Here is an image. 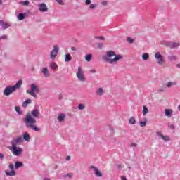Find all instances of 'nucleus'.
I'll use <instances>...</instances> for the list:
<instances>
[{
	"label": "nucleus",
	"mask_w": 180,
	"mask_h": 180,
	"mask_svg": "<svg viewBox=\"0 0 180 180\" xmlns=\"http://www.w3.org/2000/svg\"><path fill=\"white\" fill-rule=\"evenodd\" d=\"M176 82L174 81V82H167L165 84V86H167V88H171V86H174L175 85H176Z\"/></svg>",
	"instance_id": "22"
},
{
	"label": "nucleus",
	"mask_w": 180,
	"mask_h": 180,
	"mask_svg": "<svg viewBox=\"0 0 180 180\" xmlns=\"http://www.w3.org/2000/svg\"><path fill=\"white\" fill-rule=\"evenodd\" d=\"M40 115V111L37 109H34L31 111V113H27L24 119V123L27 129H31L34 131H40L41 129L36 126L37 121L36 119L39 118Z\"/></svg>",
	"instance_id": "1"
},
{
	"label": "nucleus",
	"mask_w": 180,
	"mask_h": 180,
	"mask_svg": "<svg viewBox=\"0 0 180 180\" xmlns=\"http://www.w3.org/2000/svg\"><path fill=\"white\" fill-rule=\"evenodd\" d=\"M179 46H180L179 42H172V44H169V47L171 49H178Z\"/></svg>",
	"instance_id": "15"
},
{
	"label": "nucleus",
	"mask_w": 180,
	"mask_h": 180,
	"mask_svg": "<svg viewBox=\"0 0 180 180\" xmlns=\"http://www.w3.org/2000/svg\"><path fill=\"white\" fill-rule=\"evenodd\" d=\"M43 180H50L49 178H44Z\"/></svg>",
	"instance_id": "53"
},
{
	"label": "nucleus",
	"mask_w": 180,
	"mask_h": 180,
	"mask_svg": "<svg viewBox=\"0 0 180 180\" xmlns=\"http://www.w3.org/2000/svg\"><path fill=\"white\" fill-rule=\"evenodd\" d=\"M15 112H17V113H18V115H22V111H20V108L18 106L15 107Z\"/></svg>",
	"instance_id": "33"
},
{
	"label": "nucleus",
	"mask_w": 180,
	"mask_h": 180,
	"mask_svg": "<svg viewBox=\"0 0 180 180\" xmlns=\"http://www.w3.org/2000/svg\"><path fill=\"white\" fill-rule=\"evenodd\" d=\"M96 6H98V4H91L89 6V9H95V8H96Z\"/></svg>",
	"instance_id": "38"
},
{
	"label": "nucleus",
	"mask_w": 180,
	"mask_h": 180,
	"mask_svg": "<svg viewBox=\"0 0 180 180\" xmlns=\"http://www.w3.org/2000/svg\"><path fill=\"white\" fill-rule=\"evenodd\" d=\"M130 124H136V119L134 117H131L129 120Z\"/></svg>",
	"instance_id": "31"
},
{
	"label": "nucleus",
	"mask_w": 180,
	"mask_h": 180,
	"mask_svg": "<svg viewBox=\"0 0 180 180\" xmlns=\"http://www.w3.org/2000/svg\"><path fill=\"white\" fill-rule=\"evenodd\" d=\"M78 109L79 110H84V109H85V105H84V104H79Z\"/></svg>",
	"instance_id": "34"
},
{
	"label": "nucleus",
	"mask_w": 180,
	"mask_h": 180,
	"mask_svg": "<svg viewBox=\"0 0 180 180\" xmlns=\"http://www.w3.org/2000/svg\"><path fill=\"white\" fill-rule=\"evenodd\" d=\"M131 147H137V143H131Z\"/></svg>",
	"instance_id": "45"
},
{
	"label": "nucleus",
	"mask_w": 180,
	"mask_h": 180,
	"mask_svg": "<svg viewBox=\"0 0 180 180\" xmlns=\"http://www.w3.org/2000/svg\"><path fill=\"white\" fill-rule=\"evenodd\" d=\"M146 125H147V122H140L141 127H144Z\"/></svg>",
	"instance_id": "39"
},
{
	"label": "nucleus",
	"mask_w": 180,
	"mask_h": 180,
	"mask_svg": "<svg viewBox=\"0 0 180 180\" xmlns=\"http://www.w3.org/2000/svg\"><path fill=\"white\" fill-rule=\"evenodd\" d=\"M50 68H51V70H58V65H57V63L56 62H52L50 65H49Z\"/></svg>",
	"instance_id": "23"
},
{
	"label": "nucleus",
	"mask_w": 180,
	"mask_h": 180,
	"mask_svg": "<svg viewBox=\"0 0 180 180\" xmlns=\"http://www.w3.org/2000/svg\"><path fill=\"white\" fill-rule=\"evenodd\" d=\"M66 160H67V161H70L71 160V157L70 156H67Z\"/></svg>",
	"instance_id": "49"
},
{
	"label": "nucleus",
	"mask_w": 180,
	"mask_h": 180,
	"mask_svg": "<svg viewBox=\"0 0 180 180\" xmlns=\"http://www.w3.org/2000/svg\"><path fill=\"white\" fill-rule=\"evenodd\" d=\"M8 168L11 170V172L5 171V174L7 176H15L16 175V171H15V165L10 164Z\"/></svg>",
	"instance_id": "9"
},
{
	"label": "nucleus",
	"mask_w": 180,
	"mask_h": 180,
	"mask_svg": "<svg viewBox=\"0 0 180 180\" xmlns=\"http://www.w3.org/2000/svg\"><path fill=\"white\" fill-rule=\"evenodd\" d=\"M25 19V14L22 13H19L18 15V20H23Z\"/></svg>",
	"instance_id": "32"
},
{
	"label": "nucleus",
	"mask_w": 180,
	"mask_h": 180,
	"mask_svg": "<svg viewBox=\"0 0 180 180\" xmlns=\"http://www.w3.org/2000/svg\"><path fill=\"white\" fill-rule=\"evenodd\" d=\"M98 49H102V47H103V44H98Z\"/></svg>",
	"instance_id": "46"
},
{
	"label": "nucleus",
	"mask_w": 180,
	"mask_h": 180,
	"mask_svg": "<svg viewBox=\"0 0 180 180\" xmlns=\"http://www.w3.org/2000/svg\"><path fill=\"white\" fill-rule=\"evenodd\" d=\"M85 4L86 5H91V0H86Z\"/></svg>",
	"instance_id": "44"
},
{
	"label": "nucleus",
	"mask_w": 180,
	"mask_h": 180,
	"mask_svg": "<svg viewBox=\"0 0 180 180\" xmlns=\"http://www.w3.org/2000/svg\"><path fill=\"white\" fill-rule=\"evenodd\" d=\"M63 98L61 96L59 97V100L61 101Z\"/></svg>",
	"instance_id": "55"
},
{
	"label": "nucleus",
	"mask_w": 180,
	"mask_h": 180,
	"mask_svg": "<svg viewBox=\"0 0 180 180\" xmlns=\"http://www.w3.org/2000/svg\"><path fill=\"white\" fill-rule=\"evenodd\" d=\"M71 50H72V51H75L76 49H75V47H72V48H71Z\"/></svg>",
	"instance_id": "50"
},
{
	"label": "nucleus",
	"mask_w": 180,
	"mask_h": 180,
	"mask_svg": "<svg viewBox=\"0 0 180 180\" xmlns=\"http://www.w3.org/2000/svg\"><path fill=\"white\" fill-rule=\"evenodd\" d=\"M65 120V114H59L58 116V122L62 123Z\"/></svg>",
	"instance_id": "16"
},
{
	"label": "nucleus",
	"mask_w": 180,
	"mask_h": 180,
	"mask_svg": "<svg viewBox=\"0 0 180 180\" xmlns=\"http://www.w3.org/2000/svg\"><path fill=\"white\" fill-rule=\"evenodd\" d=\"M156 135L158 136V137H159V139H161V140H162L163 141H169L170 140L169 136H164V134H162L161 131H157Z\"/></svg>",
	"instance_id": "12"
},
{
	"label": "nucleus",
	"mask_w": 180,
	"mask_h": 180,
	"mask_svg": "<svg viewBox=\"0 0 180 180\" xmlns=\"http://www.w3.org/2000/svg\"><path fill=\"white\" fill-rule=\"evenodd\" d=\"M8 149L11 153L13 154V155H15V157H19L22 153H23V150L20 147H18L15 145H11V146H8Z\"/></svg>",
	"instance_id": "5"
},
{
	"label": "nucleus",
	"mask_w": 180,
	"mask_h": 180,
	"mask_svg": "<svg viewBox=\"0 0 180 180\" xmlns=\"http://www.w3.org/2000/svg\"><path fill=\"white\" fill-rule=\"evenodd\" d=\"M169 61H176V56L174 53H172L167 57Z\"/></svg>",
	"instance_id": "18"
},
{
	"label": "nucleus",
	"mask_w": 180,
	"mask_h": 180,
	"mask_svg": "<svg viewBox=\"0 0 180 180\" xmlns=\"http://www.w3.org/2000/svg\"><path fill=\"white\" fill-rule=\"evenodd\" d=\"M117 167L118 169L122 168V167L120 166V165H117Z\"/></svg>",
	"instance_id": "51"
},
{
	"label": "nucleus",
	"mask_w": 180,
	"mask_h": 180,
	"mask_svg": "<svg viewBox=\"0 0 180 180\" xmlns=\"http://www.w3.org/2000/svg\"><path fill=\"white\" fill-rule=\"evenodd\" d=\"M4 158H5V155L0 153V160H4Z\"/></svg>",
	"instance_id": "43"
},
{
	"label": "nucleus",
	"mask_w": 180,
	"mask_h": 180,
	"mask_svg": "<svg viewBox=\"0 0 180 180\" xmlns=\"http://www.w3.org/2000/svg\"><path fill=\"white\" fill-rule=\"evenodd\" d=\"M89 169H92L93 171H94V174L96 176H98V178H101V176H103L102 172L99 171V169H98V167L94 166H90Z\"/></svg>",
	"instance_id": "11"
},
{
	"label": "nucleus",
	"mask_w": 180,
	"mask_h": 180,
	"mask_svg": "<svg viewBox=\"0 0 180 180\" xmlns=\"http://www.w3.org/2000/svg\"><path fill=\"white\" fill-rule=\"evenodd\" d=\"M69 61H71V55L68 53V54L65 55V63H69Z\"/></svg>",
	"instance_id": "28"
},
{
	"label": "nucleus",
	"mask_w": 180,
	"mask_h": 180,
	"mask_svg": "<svg viewBox=\"0 0 180 180\" xmlns=\"http://www.w3.org/2000/svg\"><path fill=\"white\" fill-rule=\"evenodd\" d=\"M29 4H30V2H29L27 0L20 2V5H23V6H27Z\"/></svg>",
	"instance_id": "30"
},
{
	"label": "nucleus",
	"mask_w": 180,
	"mask_h": 180,
	"mask_svg": "<svg viewBox=\"0 0 180 180\" xmlns=\"http://www.w3.org/2000/svg\"><path fill=\"white\" fill-rule=\"evenodd\" d=\"M169 130H174L175 126L170 124V125H169Z\"/></svg>",
	"instance_id": "40"
},
{
	"label": "nucleus",
	"mask_w": 180,
	"mask_h": 180,
	"mask_svg": "<svg viewBox=\"0 0 180 180\" xmlns=\"http://www.w3.org/2000/svg\"><path fill=\"white\" fill-rule=\"evenodd\" d=\"M0 40H8V35H1L0 37Z\"/></svg>",
	"instance_id": "36"
},
{
	"label": "nucleus",
	"mask_w": 180,
	"mask_h": 180,
	"mask_svg": "<svg viewBox=\"0 0 180 180\" xmlns=\"http://www.w3.org/2000/svg\"><path fill=\"white\" fill-rule=\"evenodd\" d=\"M42 74H44V77H49L50 72H49V69L47 68H44L41 70Z\"/></svg>",
	"instance_id": "20"
},
{
	"label": "nucleus",
	"mask_w": 180,
	"mask_h": 180,
	"mask_svg": "<svg viewBox=\"0 0 180 180\" xmlns=\"http://www.w3.org/2000/svg\"><path fill=\"white\" fill-rule=\"evenodd\" d=\"M22 139L23 140H25V141H26L27 143H29V141H30V134H29L28 132H25L22 134Z\"/></svg>",
	"instance_id": "14"
},
{
	"label": "nucleus",
	"mask_w": 180,
	"mask_h": 180,
	"mask_svg": "<svg viewBox=\"0 0 180 180\" xmlns=\"http://www.w3.org/2000/svg\"><path fill=\"white\" fill-rule=\"evenodd\" d=\"M76 77L79 81H81L82 82H85V81H86L85 75H84V70H82V68H81V66H79L77 68Z\"/></svg>",
	"instance_id": "6"
},
{
	"label": "nucleus",
	"mask_w": 180,
	"mask_h": 180,
	"mask_svg": "<svg viewBox=\"0 0 180 180\" xmlns=\"http://www.w3.org/2000/svg\"><path fill=\"white\" fill-rule=\"evenodd\" d=\"M177 68H180V63L176 65Z\"/></svg>",
	"instance_id": "52"
},
{
	"label": "nucleus",
	"mask_w": 180,
	"mask_h": 180,
	"mask_svg": "<svg viewBox=\"0 0 180 180\" xmlns=\"http://www.w3.org/2000/svg\"><path fill=\"white\" fill-rule=\"evenodd\" d=\"M165 115L167 117H171V116H172V110H171V109H165Z\"/></svg>",
	"instance_id": "21"
},
{
	"label": "nucleus",
	"mask_w": 180,
	"mask_h": 180,
	"mask_svg": "<svg viewBox=\"0 0 180 180\" xmlns=\"http://www.w3.org/2000/svg\"><path fill=\"white\" fill-rule=\"evenodd\" d=\"M148 58H150V55L148 53H144L143 54H142V60L143 61H147Z\"/></svg>",
	"instance_id": "25"
},
{
	"label": "nucleus",
	"mask_w": 180,
	"mask_h": 180,
	"mask_svg": "<svg viewBox=\"0 0 180 180\" xmlns=\"http://www.w3.org/2000/svg\"><path fill=\"white\" fill-rule=\"evenodd\" d=\"M38 8L39 9V12L44 13V12H48L49 11V8L47 7V5L44 3L39 4Z\"/></svg>",
	"instance_id": "13"
},
{
	"label": "nucleus",
	"mask_w": 180,
	"mask_h": 180,
	"mask_svg": "<svg viewBox=\"0 0 180 180\" xmlns=\"http://www.w3.org/2000/svg\"><path fill=\"white\" fill-rule=\"evenodd\" d=\"M30 91L27 90V94H29V95H31V96H33V98H37V94H39L40 91L39 86H37L36 84H32L30 85Z\"/></svg>",
	"instance_id": "4"
},
{
	"label": "nucleus",
	"mask_w": 180,
	"mask_h": 180,
	"mask_svg": "<svg viewBox=\"0 0 180 180\" xmlns=\"http://www.w3.org/2000/svg\"><path fill=\"white\" fill-rule=\"evenodd\" d=\"M122 58L123 56L116 54L114 51L110 50L106 52V55L103 58V60H105L106 63H108V64H115Z\"/></svg>",
	"instance_id": "2"
},
{
	"label": "nucleus",
	"mask_w": 180,
	"mask_h": 180,
	"mask_svg": "<svg viewBox=\"0 0 180 180\" xmlns=\"http://www.w3.org/2000/svg\"><path fill=\"white\" fill-rule=\"evenodd\" d=\"M22 84H23V80L20 79L14 86H6L3 92L4 96H9V95H12L17 89H20Z\"/></svg>",
	"instance_id": "3"
},
{
	"label": "nucleus",
	"mask_w": 180,
	"mask_h": 180,
	"mask_svg": "<svg viewBox=\"0 0 180 180\" xmlns=\"http://www.w3.org/2000/svg\"><path fill=\"white\" fill-rule=\"evenodd\" d=\"M0 26H1V27H3V29H8V27H9V24L4 22V20H0Z\"/></svg>",
	"instance_id": "17"
},
{
	"label": "nucleus",
	"mask_w": 180,
	"mask_h": 180,
	"mask_svg": "<svg viewBox=\"0 0 180 180\" xmlns=\"http://www.w3.org/2000/svg\"><path fill=\"white\" fill-rule=\"evenodd\" d=\"M59 51L60 47H58V46L57 45L53 46V50L50 53V58L51 60H52V61H54V60H56V58L57 57Z\"/></svg>",
	"instance_id": "7"
},
{
	"label": "nucleus",
	"mask_w": 180,
	"mask_h": 180,
	"mask_svg": "<svg viewBox=\"0 0 180 180\" xmlns=\"http://www.w3.org/2000/svg\"><path fill=\"white\" fill-rule=\"evenodd\" d=\"M147 113H148V108H147V107L146 105H143V109L142 110V115L143 116H146V115H147Z\"/></svg>",
	"instance_id": "27"
},
{
	"label": "nucleus",
	"mask_w": 180,
	"mask_h": 180,
	"mask_svg": "<svg viewBox=\"0 0 180 180\" xmlns=\"http://www.w3.org/2000/svg\"><path fill=\"white\" fill-rule=\"evenodd\" d=\"M57 4H59V5H63V0H56Z\"/></svg>",
	"instance_id": "42"
},
{
	"label": "nucleus",
	"mask_w": 180,
	"mask_h": 180,
	"mask_svg": "<svg viewBox=\"0 0 180 180\" xmlns=\"http://www.w3.org/2000/svg\"><path fill=\"white\" fill-rule=\"evenodd\" d=\"M65 178H72V173H68L63 176Z\"/></svg>",
	"instance_id": "35"
},
{
	"label": "nucleus",
	"mask_w": 180,
	"mask_h": 180,
	"mask_svg": "<svg viewBox=\"0 0 180 180\" xmlns=\"http://www.w3.org/2000/svg\"><path fill=\"white\" fill-rule=\"evenodd\" d=\"M101 4H102L103 6L108 5V2H107V1H102Z\"/></svg>",
	"instance_id": "48"
},
{
	"label": "nucleus",
	"mask_w": 180,
	"mask_h": 180,
	"mask_svg": "<svg viewBox=\"0 0 180 180\" xmlns=\"http://www.w3.org/2000/svg\"><path fill=\"white\" fill-rule=\"evenodd\" d=\"M24 167L23 162L17 161L15 162V169H19V168H22Z\"/></svg>",
	"instance_id": "19"
},
{
	"label": "nucleus",
	"mask_w": 180,
	"mask_h": 180,
	"mask_svg": "<svg viewBox=\"0 0 180 180\" xmlns=\"http://www.w3.org/2000/svg\"><path fill=\"white\" fill-rule=\"evenodd\" d=\"M178 109H179V110L180 112V105L178 106Z\"/></svg>",
	"instance_id": "56"
},
{
	"label": "nucleus",
	"mask_w": 180,
	"mask_h": 180,
	"mask_svg": "<svg viewBox=\"0 0 180 180\" xmlns=\"http://www.w3.org/2000/svg\"><path fill=\"white\" fill-rule=\"evenodd\" d=\"M127 41L128 43H129L130 44H131L132 43H134V39L130 38V37H128L127 38Z\"/></svg>",
	"instance_id": "37"
},
{
	"label": "nucleus",
	"mask_w": 180,
	"mask_h": 180,
	"mask_svg": "<svg viewBox=\"0 0 180 180\" xmlns=\"http://www.w3.org/2000/svg\"><path fill=\"white\" fill-rule=\"evenodd\" d=\"M96 95H98V96H102V95H103V88H102V87L98 88V89L96 91Z\"/></svg>",
	"instance_id": "24"
},
{
	"label": "nucleus",
	"mask_w": 180,
	"mask_h": 180,
	"mask_svg": "<svg viewBox=\"0 0 180 180\" xmlns=\"http://www.w3.org/2000/svg\"><path fill=\"white\" fill-rule=\"evenodd\" d=\"M22 141H23L22 136H18L17 138H13L11 141V146H20L22 144Z\"/></svg>",
	"instance_id": "10"
},
{
	"label": "nucleus",
	"mask_w": 180,
	"mask_h": 180,
	"mask_svg": "<svg viewBox=\"0 0 180 180\" xmlns=\"http://www.w3.org/2000/svg\"><path fill=\"white\" fill-rule=\"evenodd\" d=\"M32 103V100L30 99H27L24 101V103H22V107L24 108H27V105H29L30 103Z\"/></svg>",
	"instance_id": "26"
},
{
	"label": "nucleus",
	"mask_w": 180,
	"mask_h": 180,
	"mask_svg": "<svg viewBox=\"0 0 180 180\" xmlns=\"http://www.w3.org/2000/svg\"><path fill=\"white\" fill-rule=\"evenodd\" d=\"M90 72H91V74H95V72H96V70L95 69H92L90 70Z\"/></svg>",
	"instance_id": "47"
},
{
	"label": "nucleus",
	"mask_w": 180,
	"mask_h": 180,
	"mask_svg": "<svg viewBox=\"0 0 180 180\" xmlns=\"http://www.w3.org/2000/svg\"><path fill=\"white\" fill-rule=\"evenodd\" d=\"M96 39H98L99 40H105V37H102V36L96 37Z\"/></svg>",
	"instance_id": "41"
},
{
	"label": "nucleus",
	"mask_w": 180,
	"mask_h": 180,
	"mask_svg": "<svg viewBox=\"0 0 180 180\" xmlns=\"http://www.w3.org/2000/svg\"><path fill=\"white\" fill-rule=\"evenodd\" d=\"M2 5V0H0V6Z\"/></svg>",
	"instance_id": "54"
},
{
	"label": "nucleus",
	"mask_w": 180,
	"mask_h": 180,
	"mask_svg": "<svg viewBox=\"0 0 180 180\" xmlns=\"http://www.w3.org/2000/svg\"><path fill=\"white\" fill-rule=\"evenodd\" d=\"M85 60H86V61H88L89 63V61H91V60H92V54L86 55Z\"/></svg>",
	"instance_id": "29"
},
{
	"label": "nucleus",
	"mask_w": 180,
	"mask_h": 180,
	"mask_svg": "<svg viewBox=\"0 0 180 180\" xmlns=\"http://www.w3.org/2000/svg\"><path fill=\"white\" fill-rule=\"evenodd\" d=\"M155 58L159 64V65H162L165 62L164 61V56L161 54V52L158 51L155 53Z\"/></svg>",
	"instance_id": "8"
}]
</instances>
